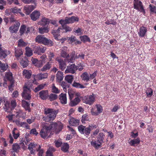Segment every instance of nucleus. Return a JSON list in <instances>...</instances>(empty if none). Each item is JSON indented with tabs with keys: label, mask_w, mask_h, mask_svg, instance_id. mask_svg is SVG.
Segmentation results:
<instances>
[{
	"label": "nucleus",
	"mask_w": 156,
	"mask_h": 156,
	"mask_svg": "<svg viewBox=\"0 0 156 156\" xmlns=\"http://www.w3.org/2000/svg\"><path fill=\"white\" fill-rule=\"evenodd\" d=\"M37 146V144L34 143H31L29 144L28 149L30 151V153L32 154H35V151L36 150L34 148Z\"/></svg>",
	"instance_id": "nucleus-16"
},
{
	"label": "nucleus",
	"mask_w": 156,
	"mask_h": 156,
	"mask_svg": "<svg viewBox=\"0 0 156 156\" xmlns=\"http://www.w3.org/2000/svg\"><path fill=\"white\" fill-rule=\"evenodd\" d=\"M40 16V12L37 10H35L30 14V16L32 20L35 21L39 19Z\"/></svg>",
	"instance_id": "nucleus-13"
},
{
	"label": "nucleus",
	"mask_w": 156,
	"mask_h": 156,
	"mask_svg": "<svg viewBox=\"0 0 156 156\" xmlns=\"http://www.w3.org/2000/svg\"><path fill=\"white\" fill-rule=\"evenodd\" d=\"M63 78V73L61 71H58L56 74V80L58 82H60Z\"/></svg>",
	"instance_id": "nucleus-25"
},
{
	"label": "nucleus",
	"mask_w": 156,
	"mask_h": 156,
	"mask_svg": "<svg viewBox=\"0 0 156 156\" xmlns=\"http://www.w3.org/2000/svg\"><path fill=\"white\" fill-rule=\"evenodd\" d=\"M101 144L102 143H97L96 141L91 142V145L96 148H98L100 147Z\"/></svg>",
	"instance_id": "nucleus-47"
},
{
	"label": "nucleus",
	"mask_w": 156,
	"mask_h": 156,
	"mask_svg": "<svg viewBox=\"0 0 156 156\" xmlns=\"http://www.w3.org/2000/svg\"><path fill=\"white\" fill-rule=\"evenodd\" d=\"M151 13H154L156 14V7L151 5H149Z\"/></svg>",
	"instance_id": "nucleus-55"
},
{
	"label": "nucleus",
	"mask_w": 156,
	"mask_h": 156,
	"mask_svg": "<svg viewBox=\"0 0 156 156\" xmlns=\"http://www.w3.org/2000/svg\"><path fill=\"white\" fill-rule=\"evenodd\" d=\"M68 18L69 23H73L75 21H78L79 20V19L77 17L74 16H73L70 18Z\"/></svg>",
	"instance_id": "nucleus-36"
},
{
	"label": "nucleus",
	"mask_w": 156,
	"mask_h": 156,
	"mask_svg": "<svg viewBox=\"0 0 156 156\" xmlns=\"http://www.w3.org/2000/svg\"><path fill=\"white\" fill-rule=\"evenodd\" d=\"M134 8L138 11L145 13V11L144 9L142 2L139 0H134L133 1Z\"/></svg>",
	"instance_id": "nucleus-6"
},
{
	"label": "nucleus",
	"mask_w": 156,
	"mask_h": 156,
	"mask_svg": "<svg viewBox=\"0 0 156 156\" xmlns=\"http://www.w3.org/2000/svg\"><path fill=\"white\" fill-rule=\"evenodd\" d=\"M27 43L25 42L23 40L20 39L18 41V45L19 46H25L27 45Z\"/></svg>",
	"instance_id": "nucleus-51"
},
{
	"label": "nucleus",
	"mask_w": 156,
	"mask_h": 156,
	"mask_svg": "<svg viewBox=\"0 0 156 156\" xmlns=\"http://www.w3.org/2000/svg\"><path fill=\"white\" fill-rule=\"evenodd\" d=\"M80 99L78 97L76 98L73 100L70 101L69 105L71 106H74L77 105L80 102Z\"/></svg>",
	"instance_id": "nucleus-23"
},
{
	"label": "nucleus",
	"mask_w": 156,
	"mask_h": 156,
	"mask_svg": "<svg viewBox=\"0 0 156 156\" xmlns=\"http://www.w3.org/2000/svg\"><path fill=\"white\" fill-rule=\"evenodd\" d=\"M60 55L61 57L64 58H67L69 57V55L67 53L66 51H62Z\"/></svg>",
	"instance_id": "nucleus-49"
},
{
	"label": "nucleus",
	"mask_w": 156,
	"mask_h": 156,
	"mask_svg": "<svg viewBox=\"0 0 156 156\" xmlns=\"http://www.w3.org/2000/svg\"><path fill=\"white\" fill-rule=\"evenodd\" d=\"M97 127L96 125L94 126L91 125L89 126V127H86L85 126L82 125L79 126L78 127V129L79 131L82 134H84L87 137L90 133V132L92 129L93 128H96Z\"/></svg>",
	"instance_id": "nucleus-4"
},
{
	"label": "nucleus",
	"mask_w": 156,
	"mask_h": 156,
	"mask_svg": "<svg viewBox=\"0 0 156 156\" xmlns=\"http://www.w3.org/2000/svg\"><path fill=\"white\" fill-rule=\"evenodd\" d=\"M79 121L78 120H76L73 118L71 119H70V120L69 121V123L73 126L74 125V123H75L76 122H78Z\"/></svg>",
	"instance_id": "nucleus-58"
},
{
	"label": "nucleus",
	"mask_w": 156,
	"mask_h": 156,
	"mask_svg": "<svg viewBox=\"0 0 156 156\" xmlns=\"http://www.w3.org/2000/svg\"><path fill=\"white\" fill-rule=\"evenodd\" d=\"M32 84L30 85L28 83H26L23 87V91L22 94V97L25 99L30 100L31 98L30 94V89L32 87Z\"/></svg>",
	"instance_id": "nucleus-3"
},
{
	"label": "nucleus",
	"mask_w": 156,
	"mask_h": 156,
	"mask_svg": "<svg viewBox=\"0 0 156 156\" xmlns=\"http://www.w3.org/2000/svg\"><path fill=\"white\" fill-rule=\"evenodd\" d=\"M9 67L8 65L0 61V68L2 72L6 71Z\"/></svg>",
	"instance_id": "nucleus-30"
},
{
	"label": "nucleus",
	"mask_w": 156,
	"mask_h": 156,
	"mask_svg": "<svg viewBox=\"0 0 156 156\" xmlns=\"http://www.w3.org/2000/svg\"><path fill=\"white\" fill-rule=\"evenodd\" d=\"M48 126L51 130L55 131L56 133H58L60 131L63 127L62 124L60 122H53Z\"/></svg>",
	"instance_id": "nucleus-5"
},
{
	"label": "nucleus",
	"mask_w": 156,
	"mask_h": 156,
	"mask_svg": "<svg viewBox=\"0 0 156 156\" xmlns=\"http://www.w3.org/2000/svg\"><path fill=\"white\" fill-rule=\"evenodd\" d=\"M95 96L94 94L84 97L83 99V102L91 105L95 101Z\"/></svg>",
	"instance_id": "nucleus-7"
},
{
	"label": "nucleus",
	"mask_w": 156,
	"mask_h": 156,
	"mask_svg": "<svg viewBox=\"0 0 156 156\" xmlns=\"http://www.w3.org/2000/svg\"><path fill=\"white\" fill-rule=\"evenodd\" d=\"M140 142V140L138 138L134 140H130L129 143L132 145L134 146L135 144H138Z\"/></svg>",
	"instance_id": "nucleus-34"
},
{
	"label": "nucleus",
	"mask_w": 156,
	"mask_h": 156,
	"mask_svg": "<svg viewBox=\"0 0 156 156\" xmlns=\"http://www.w3.org/2000/svg\"><path fill=\"white\" fill-rule=\"evenodd\" d=\"M59 96V99L60 102L63 104H66L67 98L66 94L62 93Z\"/></svg>",
	"instance_id": "nucleus-20"
},
{
	"label": "nucleus",
	"mask_w": 156,
	"mask_h": 156,
	"mask_svg": "<svg viewBox=\"0 0 156 156\" xmlns=\"http://www.w3.org/2000/svg\"><path fill=\"white\" fill-rule=\"evenodd\" d=\"M16 105V103L15 100H12L11 101V106L12 109L14 108Z\"/></svg>",
	"instance_id": "nucleus-63"
},
{
	"label": "nucleus",
	"mask_w": 156,
	"mask_h": 156,
	"mask_svg": "<svg viewBox=\"0 0 156 156\" xmlns=\"http://www.w3.org/2000/svg\"><path fill=\"white\" fill-rule=\"evenodd\" d=\"M69 40L70 41L72 42H75L76 41H77L78 44H79L80 42L78 41H77L76 39V38L74 36H71L70 37L69 39Z\"/></svg>",
	"instance_id": "nucleus-61"
},
{
	"label": "nucleus",
	"mask_w": 156,
	"mask_h": 156,
	"mask_svg": "<svg viewBox=\"0 0 156 156\" xmlns=\"http://www.w3.org/2000/svg\"><path fill=\"white\" fill-rule=\"evenodd\" d=\"M48 76V74L46 73L42 74L40 73L37 75V77L39 80L46 78Z\"/></svg>",
	"instance_id": "nucleus-40"
},
{
	"label": "nucleus",
	"mask_w": 156,
	"mask_h": 156,
	"mask_svg": "<svg viewBox=\"0 0 156 156\" xmlns=\"http://www.w3.org/2000/svg\"><path fill=\"white\" fill-rule=\"evenodd\" d=\"M45 85V84H43L39 85L37 87L35 88L34 90V91L37 92L43 89Z\"/></svg>",
	"instance_id": "nucleus-48"
},
{
	"label": "nucleus",
	"mask_w": 156,
	"mask_h": 156,
	"mask_svg": "<svg viewBox=\"0 0 156 156\" xmlns=\"http://www.w3.org/2000/svg\"><path fill=\"white\" fill-rule=\"evenodd\" d=\"M32 72L30 70L24 69L23 71V74L25 78L29 79L31 76Z\"/></svg>",
	"instance_id": "nucleus-22"
},
{
	"label": "nucleus",
	"mask_w": 156,
	"mask_h": 156,
	"mask_svg": "<svg viewBox=\"0 0 156 156\" xmlns=\"http://www.w3.org/2000/svg\"><path fill=\"white\" fill-rule=\"evenodd\" d=\"M19 126L25 127L27 129H29V126L26 122H20Z\"/></svg>",
	"instance_id": "nucleus-57"
},
{
	"label": "nucleus",
	"mask_w": 156,
	"mask_h": 156,
	"mask_svg": "<svg viewBox=\"0 0 156 156\" xmlns=\"http://www.w3.org/2000/svg\"><path fill=\"white\" fill-rule=\"evenodd\" d=\"M85 55L83 53L76 54V59L80 58L81 59H83L84 58Z\"/></svg>",
	"instance_id": "nucleus-59"
},
{
	"label": "nucleus",
	"mask_w": 156,
	"mask_h": 156,
	"mask_svg": "<svg viewBox=\"0 0 156 156\" xmlns=\"http://www.w3.org/2000/svg\"><path fill=\"white\" fill-rule=\"evenodd\" d=\"M50 22L49 20L45 17L42 18L41 21L38 22V24L42 26H45Z\"/></svg>",
	"instance_id": "nucleus-19"
},
{
	"label": "nucleus",
	"mask_w": 156,
	"mask_h": 156,
	"mask_svg": "<svg viewBox=\"0 0 156 156\" xmlns=\"http://www.w3.org/2000/svg\"><path fill=\"white\" fill-rule=\"evenodd\" d=\"M12 149L14 151L17 152L20 149V147L18 144H15L12 145Z\"/></svg>",
	"instance_id": "nucleus-42"
},
{
	"label": "nucleus",
	"mask_w": 156,
	"mask_h": 156,
	"mask_svg": "<svg viewBox=\"0 0 156 156\" xmlns=\"http://www.w3.org/2000/svg\"><path fill=\"white\" fill-rule=\"evenodd\" d=\"M59 23L61 24L62 27L63 26H65L64 25L67 24H69V20L68 18H67L65 20H59Z\"/></svg>",
	"instance_id": "nucleus-41"
},
{
	"label": "nucleus",
	"mask_w": 156,
	"mask_h": 156,
	"mask_svg": "<svg viewBox=\"0 0 156 156\" xmlns=\"http://www.w3.org/2000/svg\"><path fill=\"white\" fill-rule=\"evenodd\" d=\"M10 106L11 105H10L9 103L8 102H6L5 104V106L4 107V108L5 109H6V111H7L8 110H9V109L12 110V108L10 107Z\"/></svg>",
	"instance_id": "nucleus-60"
},
{
	"label": "nucleus",
	"mask_w": 156,
	"mask_h": 156,
	"mask_svg": "<svg viewBox=\"0 0 156 156\" xmlns=\"http://www.w3.org/2000/svg\"><path fill=\"white\" fill-rule=\"evenodd\" d=\"M147 31V29L145 27L143 26L140 27L138 33L139 36L141 37H144Z\"/></svg>",
	"instance_id": "nucleus-18"
},
{
	"label": "nucleus",
	"mask_w": 156,
	"mask_h": 156,
	"mask_svg": "<svg viewBox=\"0 0 156 156\" xmlns=\"http://www.w3.org/2000/svg\"><path fill=\"white\" fill-rule=\"evenodd\" d=\"M20 25V23L19 22H16L14 25L10 27L9 28V31L11 33H15L18 30Z\"/></svg>",
	"instance_id": "nucleus-14"
},
{
	"label": "nucleus",
	"mask_w": 156,
	"mask_h": 156,
	"mask_svg": "<svg viewBox=\"0 0 156 156\" xmlns=\"http://www.w3.org/2000/svg\"><path fill=\"white\" fill-rule=\"evenodd\" d=\"M52 92L56 94L59 92V90L58 89L55 87L54 84H53L52 85Z\"/></svg>",
	"instance_id": "nucleus-56"
},
{
	"label": "nucleus",
	"mask_w": 156,
	"mask_h": 156,
	"mask_svg": "<svg viewBox=\"0 0 156 156\" xmlns=\"http://www.w3.org/2000/svg\"><path fill=\"white\" fill-rule=\"evenodd\" d=\"M59 31L60 29L59 28L58 29L56 30H53L52 33V34H53L54 37L55 38V39L56 40H58V37L59 36Z\"/></svg>",
	"instance_id": "nucleus-31"
},
{
	"label": "nucleus",
	"mask_w": 156,
	"mask_h": 156,
	"mask_svg": "<svg viewBox=\"0 0 156 156\" xmlns=\"http://www.w3.org/2000/svg\"><path fill=\"white\" fill-rule=\"evenodd\" d=\"M69 147L68 144L67 143H64L62 146L61 150L64 152H66L68 151Z\"/></svg>",
	"instance_id": "nucleus-38"
},
{
	"label": "nucleus",
	"mask_w": 156,
	"mask_h": 156,
	"mask_svg": "<svg viewBox=\"0 0 156 156\" xmlns=\"http://www.w3.org/2000/svg\"><path fill=\"white\" fill-rule=\"evenodd\" d=\"M55 60L58 62L60 69L63 70L66 68V65L65 61L59 57H58L56 58Z\"/></svg>",
	"instance_id": "nucleus-10"
},
{
	"label": "nucleus",
	"mask_w": 156,
	"mask_h": 156,
	"mask_svg": "<svg viewBox=\"0 0 156 156\" xmlns=\"http://www.w3.org/2000/svg\"><path fill=\"white\" fill-rule=\"evenodd\" d=\"M89 118L87 114H85L83 115L81 119V121L83 123H85L86 121L89 120Z\"/></svg>",
	"instance_id": "nucleus-44"
},
{
	"label": "nucleus",
	"mask_w": 156,
	"mask_h": 156,
	"mask_svg": "<svg viewBox=\"0 0 156 156\" xmlns=\"http://www.w3.org/2000/svg\"><path fill=\"white\" fill-rule=\"evenodd\" d=\"M82 80L88 82L90 80L89 75L87 72H84L81 75Z\"/></svg>",
	"instance_id": "nucleus-27"
},
{
	"label": "nucleus",
	"mask_w": 156,
	"mask_h": 156,
	"mask_svg": "<svg viewBox=\"0 0 156 156\" xmlns=\"http://www.w3.org/2000/svg\"><path fill=\"white\" fill-rule=\"evenodd\" d=\"M73 86L77 88H84V86L79 83H77L75 81L74 82L73 84Z\"/></svg>",
	"instance_id": "nucleus-45"
},
{
	"label": "nucleus",
	"mask_w": 156,
	"mask_h": 156,
	"mask_svg": "<svg viewBox=\"0 0 156 156\" xmlns=\"http://www.w3.org/2000/svg\"><path fill=\"white\" fill-rule=\"evenodd\" d=\"M25 55L28 57H30L33 55V51L32 49L28 47L25 48Z\"/></svg>",
	"instance_id": "nucleus-29"
},
{
	"label": "nucleus",
	"mask_w": 156,
	"mask_h": 156,
	"mask_svg": "<svg viewBox=\"0 0 156 156\" xmlns=\"http://www.w3.org/2000/svg\"><path fill=\"white\" fill-rule=\"evenodd\" d=\"M146 94L148 97H151L153 93V91L150 88L147 90L146 91Z\"/></svg>",
	"instance_id": "nucleus-62"
},
{
	"label": "nucleus",
	"mask_w": 156,
	"mask_h": 156,
	"mask_svg": "<svg viewBox=\"0 0 156 156\" xmlns=\"http://www.w3.org/2000/svg\"><path fill=\"white\" fill-rule=\"evenodd\" d=\"M44 111L46 115L43 117V119L45 122H50V121L53 120L57 114V111L53 109L45 108Z\"/></svg>",
	"instance_id": "nucleus-1"
},
{
	"label": "nucleus",
	"mask_w": 156,
	"mask_h": 156,
	"mask_svg": "<svg viewBox=\"0 0 156 156\" xmlns=\"http://www.w3.org/2000/svg\"><path fill=\"white\" fill-rule=\"evenodd\" d=\"M5 76L9 80H11L12 79V74L10 72L6 73L5 74Z\"/></svg>",
	"instance_id": "nucleus-50"
},
{
	"label": "nucleus",
	"mask_w": 156,
	"mask_h": 156,
	"mask_svg": "<svg viewBox=\"0 0 156 156\" xmlns=\"http://www.w3.org/2000/svg\"><path fill=\"white\" fill-rule=\"evenodd\" d=\"M80 39L81 41L84 42L90 41L89 38L87 36H83L80 37Z\"/></svg>",
	"instance_id": "nucleus-53"
},
{
	"label": "nucleus",
	"mask_w": 156,
	"mask_h": 156,
	"mask_svg": "<svg viewBox=\"0 0 156 156\" xmlns=\"http://www.w3.org/2000/svg\"><path fill=\"white\" fill-rule=\"evenodd\" d=\"M48 96L49 99L51 101L56 100L58 97L57 95L54 94H51Z\"/></svg>",
	"instance_id": "nucleus-43"
},
{
	"label": "nucleus",
	"mask_w": 156,
	"mask_h": 156,
	"mask_svg": "<svg viewBox=\"0 0 156 156\" xmlns=\"http://www.w3.org/2000/svg\"><path fill=\"white\" fill-rule=\"evenodd\" d=\"M22 105L23 107L25 108L26 110H27L28 112L30 111V104L27 101L23 100L22 101Z\"/></svg>",
	"instance_id": "nucleus-26"
},
{
	"label": "nucleus",
	"mask_w": 156,
	"mask_h": 156,
	"mask_svg": "<svg viewBox=\"0 0 156 156\" xmlns=\"http://www.w3.org/2000/svg\"><path fill=\"white\" fill-rule=\"evenodd\" d=\"M12 134L14 138L15 139H17L20 136L19 133L17 131V129L16 128H14L12 131Z\"/></svg>",
	"instance_id": "nucleus-33"
},
{
	"label": "nucleus",
	"mask_w": 156,
	"mask_h": 156,
	"mask_svg": "<svg viewBox=\"0 0 156 156\" xmlns=\"http://www.w3.org/2000/svg\"><path fill=\"white\" fill-rule=\"evenodd\" d=\"M73 76L72 75H68L66 76L65 77V80L68 83H71L73 81Z\"/></svg>",
	"instance_id": "nucleus-32"
},
{
	"label": "nucleus",
	"mask_w": 156,
	"mask_h": 156,
	"mask_svg": "<svg viewBox=\"0 0 156 156\" xmlns=\"http://www.w3.org/2000/svg\"><path fill=\"white\" fill-rule=\"evenodd\" d=\"M28 60L26 59H22L20 61L21 65L24 68L28 66Z\"/></svg>",
	"instance_id": "nucleus-35"
},
{
	"label": "nucleus",
	"mask_w": 156,
	"mask_h": 156,
	"mask_svg": "<svg viewBox=\"0 0 156 156\" xmlns=\"http://www.w3.org/2000/svg\"><path fill=\"white\" fill-rule=\"evenodd\" d=\"M95 107H96L97 108V112H94L92 111V115H97L102 112V108L100 105H95Z\"/></svg>",
	"instance_id": "nucleus-21"
},
{
	"label": "nucleus",
	"mask_w": 156,
	"mask_h": 156,
	"mask_svg": "<svg viewBox=\"0 0 156 156\" xmlns=\"http://www.w3.org/2000/svg\"><path fill=\"white\" fill-rule=\"evenodd\" d=\"M39 32L40 34H43L47 33L48 31V29L47 27H41L39 28Z\"/></svg>",
	"instance_id": "nucleus-39"
},
{
	"label": "nucleus",
	"mask_w": 156,
	"mask_h": 156,
	"mask_svg": "<svg viewBox=\"0 0 156 156\" xmlns=\"http://www.w3.org/2000/svg\"><path fill=\"white\" fill-rule=\"evenodd\" d=\"M35 8V6L33 5H27L23 7L24 12L27 15H29L30 13Z\"/></svg>",
	"instance_id": "nucleus-12"
},
{
	"label": "nucleus",
	"mask_w": 156,
	"mask_h": 156,
	"mask_svg": "<svg viewBox=\"0 0 156 156\" xmlns=\"http://www.w3.org/2000/svg\"><path fill=\"white\" fill-rule=\"evenodd\" d=\"M39 95L41 98L43 100L46 99L48 96V90H42L40 92Z\"/></svg>",
	"instance_id": "nucleus-17"
},
{
	"label": "nucleus",
	"mask_w": 156,
	"mask_h": 156,
	"mask_svg": "<svg viewBox=\"0 0 156 156\" xmlns=\"http://www.w3.org/2000/svg\"><path fill=\"white\" fill-rule=\"evenodd\" d=\"M78 69L77 66L74 64L69 65L67 66L66 69L65 71V73H75Z\"/></svg>",
	"instance_id": "nucleus-9"
},
{
	"label": "nucleus",
	"mask_w": 156,
	"mask_h": 156,
	"mask_svg": "<svg viewBox=\"0 0 156 156\" xmlns=\"http://www.w3.org/2000/svg\"><path fill=\"white\" fill-rule=\"evenodd\" d=\"M15 55L18 58L23 54V52L22 49L20 48H15Z\"/></svg>",
	"instance_id": "nucleus-24"
},
{
	"label": "nucleus",
	"mask_w": 156,
	"mask_h": 156,
	"mask_svg": "<svg viewBox=\"0 0 156 156\" xmlns=\"http://www.w3.org/2000/svg\"><path fill=\"white\" fill-rule=\"evenodd\" d=\"M30 29L31 30L32 29L33 30H34L33 27H31L30 28L29 27L26 28L25 26L23 25L21 26L20 31V34H23L25 32L26 34H27L30 32Z\"/></svg>",
	"instance_id": "nucleus-15"
},
{
	"label": "nucleus",
	"mask_w": 156,
	"mask_h": 156,
	"mask_svg": "<svg viewBox=\"0 0 156 156\" xmlns=\"http://www.w3.org/2000/svg\"><path fill=\"white\" fill-rule=\"evenodd\" d=\"M51 67V64L49 62H48L41 69V71H46L48 70H49Z\"/></svg>",
	"instance_id": "nucleus-37"
},
{
	"label": "nucleus",
	"mask_w": 156,
	"mask_h": 156,
	"mask_svg": "<svg viewBox=\"0 0 156 156\" xmlns=\"http://www.w3.org/2000/svg\"><path fill=\"white\" fill-rule=\"evenodd\" d=\"M73 92L71 90H69L68 94L69 96V99L70 101H71L73 98L74 94L73 93Z\"/></svg>",
	"instance_id": "nucleus-64"
},
{
	"label": "nucleus",
	"mask_w": 156,
	"mask_h": 156,
	"mask_svg": "<svg viewBox=\"0 0 156 156\" xmlns=\"http://www.w3.org/2000/svg\"><path fill=\"white\" fill-rule=\"evenodd\" d=\"M50 130L51 129L49 128L48 126L45 125L44 126L40 132V134L41 137L44 139L48 137Z\"/></svg>",
	"instance_id": "nucleus-8"
},
{
	"label": "nucleus",
	"mask_w": 156,
	"mask_h": 156,
	"mask_svg": "<svg viewBox=\"0 0 156 156\" xmlns=\"http://www.w3.org/2000/svg\"><path fill=\"white\" fill-rule=\"evenodd\" d=\"M10 53L9 51L6 50L2 48H0V59H2L5 58Z\"/></svg>",
	"instance_id": "nucleus-11"
},
{
	"label": "nucleus",
	"mask_w": 156,
	"mask_h": 156,
	"mask_svg": "<svg viewBox=\"0 0 156 156\" xmlns=\"http://www.w3.org/2000/svg\"><path fill=\"white\" fill-rule=\"evenodd\" d=\"M104 136L105 135L103 133H100L97 136V142L102 143L103 142Z\"/></svg>",
	"instance_id": "nucleus-28"
},
{
	"label": "nucleus",
	"mask_w": 156,
	"mask_h": 156,
	"mask_svg": "<svg viewBox=\"0 0 156 156\" xmlns=\"http://www.w3.org/2000/svg\"><path fill=\"white\" fill-rule=\"evenodd\" d=\"M41 147L40 145L38 146V148L36 150L37 151H38V156H42V154L43 153L44 151L43 150L41 149Z\"/></svg>",
	"instance_id": "nucleus-54"
},
{
	"label": "nucleus",
	"mask_w": 156,
	"mask_h": 156,
	"mask_svg": "<svg viewBox=\"0 0 156 156\" xmlns=\"http://www.w3.org/2000/svg\"><path fill=\"white\" fill-rule=\"evenodd\" d=\"M36 49L42 53H44L46 50V48L45 47H41L39 46L37 47Z\"/></svg>",
	"instance_id": "nucleus-52"
},
{
	"label": "nucleus",
	"mask_w": 156,
	"mask_h": 156,
	"mask_svg": "<svg viewBox=\"0 0 156 156\" xmlns=\"http://www.w3.org/2000/svg\"><path fill=\"white\" fill-rule=\"evenodd\" d=\"M36 42L42 43L46 45L52 46L53 45V42L50 39H48L43 35H38L35 38Z\"/></svg>",
	"instance_id": "nucleus-2"
},
{
	"label": "nucleus",
	"mask_w": 156,
	"mask_h": 156,
	"mask_svg": "<svg viewBox=\"0 0 156 156\" xmlns=\"http://www.w3.org/2000/svg\"><path fill=\"white\" fill-rule=\"evenodd\" d=\"M71 58L69 61V62H72L73 61L76 59V55L75 52L73 51L71 53Z\"/></svg>",
	"instance_id": "nucleus-46"
}]
</instances>
